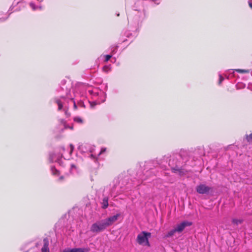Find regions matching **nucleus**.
<instances>
[{
	"label": "nucleus",
	"instance_id": "nucleus-8",
	"mask_svg": "<svg viewBox=\"0 0 252 252\" xmlns=\"http://www.w3.org/2000/svg\"><path fill=\"white\" fill-rule=\"evenodd\" d=\"M107 227L104 220H102L93 224L91 227V231L93 232L98 233L103 231Z\"/></svg>",
	"mask_w": 252,
	"mask_h": 252
},
{
	"label": "nucleus",
	"instance_id": "nucleus-4",
	"mask_svg": "<svg viewBox=\"0 0 252 252\" xmlns=\"http://www.w3.org/2000/svg\"><path fill=\"white\" fill-rule=\"evenodd\" d=\"M168 164L173 172L179 173L180 175L183 173L182 163L176 158L170 159Z\"/></svg>",
	"mask_w": 252,
	"mask_h": 252
},
{
	"label": "nucleus",
	"instance_id": "nucleus-9",
	"mask_svg": "<svg viewBox=\"0 0 252 252\" xmlns=\"http://www.w3.org/2000/svg\"><path fill=\"white\" fill-rule=\"evenodd\" d=\"M196 190L199 194H209L212 190V188L201 184L196 187Z\"/></svg>",
	"mask_w": 252,
	"mask_h": 252
},
{
	"label": "nucleus",
	"instance_id": "nucleus-20",
	"mask_svg": "<svg viewBox=\"0 0 252 252\" xmlns=\"http://www.w3.org/2000/svg\"><path fill=\"white\" fill-rule=\"evenodd\" d=\"M73 120L75 122L78 124H82L83 123V119L81 117L78 116L74 117Z\"/></svg>",
	"mask_w": 252,
	"mask_h": 252
},
{
	"label": "nucleus",
	"instance_id": "nucleus-37",
	"mask_svg": "<svg viewBox=\"0 0 252 252\" xmlns=\"http://www.w3.org/2000/svg\"><path fill=\"white\" fill-rule=\"evenodd\" d=\"M39 245V244L38 243H36V247H38V246Z\"/></svg>",
	"mask_w": 252,
	"mask_h": 252
},
{
	"label": "nucleus",
	"instance_id": "nucleus-1",
	"mask_svg": "<svg viewBox=\"0 0 252 252\" xmlns=\"http://www.w3.org/2000/svg\"><path fill=\"white\" fill-rule=\"evenodd\" d=\"M84 85H79L76 86L74 89L72 90L73 94H71V88L72 87L71 83L69 81H66L63 80L61 82V96L59 98H55V101L58 106V110L63 109L65 115H67V111L69 107V103L73 104L74 109L77 108V105L75 100L79 96L83 94L81 93H78V91L84 88Z\"/></svg>",
	"mask_w": 252,
	"mask_h": 252
},
{
	"label": "nucleus",
	"instance_id": "nucleus-35",
	"mask_svg": "<svg viewBox=\"0 0 252 252\" xmlns=\"http://www.w3.org/2000/svg\"><path fill=\"white\" fill-rule=\"evenodd\" d=\"M247 88L248 89L251 90V86L250 85H249Z\"/></svg>",
	"mask_w": 252,
	"mask_h": 252
},
{
	"label": "nucleus",
	"instance_id": "nucleus-27",
	"mask_svg": "<svg viewBox=\"0 0 252 252\" xmlns=\"http://www.w3.org/2000/svg\"><path fill=\"white\" fill-rule=\"evenodd\" d=\"M224 78L220 74H219V84L220 85L222 82L223 81Z\"/></svg>",
	"mask_w": 252,
	"mask_h": 252
},
{
	"label": "nucleus",
	"instance_id": "nucleus-33",
	"mask_svg": "<svg viewBox=\"0 0 252 252\" xmlns=\"http://www.w3.org/2000/svg\"><path fill=\"white\" fill-rule=\"evenodd\" d=\"M105 150H106L105 149H102L101 152H100L99 153V154H98V156L100 155L101 153L104 152L105 151Z\"/></svg>",
	"mask_w": 252,
	"mask_h": 252
},
{
	"label": "nucleus",
	"instance_id": "nucleus-30",
	"mask_svg": "<svg viewBox=\"0 0 252 252\" xmlns=\"http://www.w3.org/2000/svg\"><path fill=\"white\" fill-rule=\"evenodd\" d=\"M197 150H200V151H201L200 153H199V156H201V155H203V154H204L203 150V149H202L201 148H197V149H195V151H196Z\"/></svg>",
	"mask_w": 252,
	"mask_h": 252
},
{
	"label": "nucleus",
	"instance_id": "nucleus-34",
	"mask_svg": "<svg viewBox=\"0 0 252 252\" xmlns=\"http://www.w3.org/2000/svg\"><path fill=\"white\" fill-rule=\"evenodd\" d=\"M126 37H128L130 35H131V33H129V32H127L125 33Z\"/></svg>",
	"mask_w": 252,
	"mask_h": 252
},
{
	"label": "nucleus",
	"instance_id": "nucleus-29",
	"mask_svg": "<svg viewBox=\"0 0 252 252\" xmlns=\"http://www.w3.org/2000/svg\"><path fill=\"white\" fill-rule=\"evenodd\" d=\"M117 48H118V46H116V47H112L111 48V52L112 53H114L116 52V50L117 49Z\"/></svg>",
	"mask_w": 252,
	"mask_h": 252
},
{
	"label": "nucleus",
	"instance_id": "nucleus-28",
	"mask_svg": "<svg viewBox=\"0 0 252 252\" xmlns=\"http://www.w3.org/2000/svg\"><path fill=\"white\" fill-rule=\"evenodd\" d=\"M74 169V170L76 169V166L74 164H71V167H70V172H71V173H73V170Z\"/></svg>",
	"mask_w": 252,
	"mask_h": 252
},
{
	"label": "nucleus",
	"instance_id": "nucleus-26",
	"mask_svg": "<svg viewBox=\"0 0 252 252\" xmlns=\"http://www.w3.org/2000/svg\"><path fill=\"white\" fill-rule=\"evenodd\" d=\"M245 86V85H244L242 83H238L236 85V88H237V89H242V88H244Z\"/></svg>",
	"mask_w": 252,
	"mask_h": 252
},
{
	"label": "nucleus",
	"instance_id": "nucleus-16",
	"mask_svg": "<svg viewBox=\"0 0 252 252\" xmlns=\"http://www.w3.org/2000/svg\"><path fill=\"white\" fill-rule=\"evenodd\" d=\"M102 208L105 209H106L108 206V197L107 196L104 197L101 202Z\"/></svg>",
	"mask_w": 252,
	"mask_h": 252
},
{
	"label": "nucleus",
	"instance_id": "nucleus-10",
	"mask_svg": "<svg viewBox=\"0 0 252 252\" xmlns=\"http://www.w3.org/2000/svg\"><path fill=\"white\" fill-rule=\"evenodd\" d=\"M63 154H50L49 156V161L51 162H56L60 165L62 163Z\"/></svg>",
	"mask_w": 252,
	"mask_h": 252
},
{
	"label": "nucleus",
	"instance_id": "nucleus-22",
	"mask_svg": "<svg viewBox=\"0 0 252 252\" xmlns=\"http://www.w3.org/2000/svg\"><path fill=\"white\" fill-rule=\"evenodd\" d=\"M30 5L31 6V7L32 9V10H35L37 9H39L40 10L41 9L42 7L41 6H36L35 5V4L33 2H31L30 3Z\"/></svg>",
	"mask_w": 252,
	"mask_h": 252
},
{
	"label": "nucleus",
	"instance_id": "nucleus-31",
	"mask_svg": "<svg viewBox=\"0 0 252 252\" xmlns=\"http://www.w3.org/2000/svg\"><path fill=\"white\" fill-rule=\"evenodd\" d=\"M69 147H70V154H71L73 151L74 146L72 144H70Z\"/></svg>",
	"mask_w": 252,
	"mask_h": 252
},
{
	"label": "nucleus",
	"instance_id": "nucleus-24",
	"mask_svg": "<svg viewBox=\"0 0 252 252\" xmlns=\"http://www.w3.org/2000/svg\"><path fill=\"white\" fill-rule=\"evenodd\" d=\"M246 139L248 142H251L252 141V133H250L249 135H246Z\"/></svg>",
	"mask_w": 252,
	"mask_h": 252
},
{
	"label": "nucleus",
	"instance_id": "nucleus-6",
	"mask_svg": "<svg viewBox=\"0 0 252 252\" xmlns=\"http://www.w3.org/2000/svg\"><path fill=\"white\" fill-rule=\"evenodd\" d=\"M151 236L150 232L142 231L137 235L136 241L139 245H144L149 247L150 246L149 238Z\"/></svg>",
	"mask_w": 252,
	"mask_h": 252
},
{
	"label": "nucleus",
	"instance_id": "nucleus-17",
	"mask_svg": "<svg viewBox=\"0 0 252 252\" xmlns=\"http://www.w3.org/2000/svg\"><path fill=\"white\" fill-rule=\"evenodd\" d=\"M176 232H177V231H176L175 228H174V229H171L168 233H167L164 236V238H167L171 237L175 234V233Z\"/></svg>",
	"mask_w": 252,
	"mask_h": 252
},
{
	"label": "nucleus",
	"instance_id": "nucleus-25",
	"mask_svg": "<svg viewBox=\"0 0 252 252\" xmlns=\"http://www.w3.org/2000/svg\"><path fill=\"white\" fill-rule=\"evenodd\" d=\"M103 57L105 58L104 62H107L111 58L112 55H104Z\"/></svg>",
	"mask_w": 252,
	"mask_h": 252
},
{
	"label": "nucleus",
	"instance_id": "nucleus-7",
	"mask_svg": "<svg viewBox=\"0 0 252 252\" xmlns=\"http://www.w3.org/2000/svg\"><path fill=\"white\" fill-rule=\"evenodd\" d=\"M79 150L83 153H87L89 154V157H90L92 159L96 158V156L95 155L93 154L94 151V147L88 144H82L79 146L78 147Z\"/></svg>",
	"mask_w": 252,
	"mask_h": 252
},
{
	"label": "nucleus",
	"instance_id": "nucleus-15",
	"mask_svg": "<svg viewBox=\"0 0 252 252\" xmlns=\"http://www.w3.org/2000/svg\"><path fill=\"white\" fill-rule=\"evenodd\" d=\"M250 70H248V69H235V70H233V69H230L229 72V75L227 77L228 79L229 78V77H235V75L234 74L235 72H238V73H248L250 72Z\"/></svg>",
	"mask_w": 252,
	"mask_h": 252
},
{
	"label": "nucleus",
	"instance_id": "nucleus-18",
	"mask_svg": "<svg viewBox=\"0 0 252 252\" xmlns=\"http://www.w3.org/2000/svg\"><path fill=\"white\" fill-rule=\"evenodd\" d=\"M243 219H233L232 220V223L236 225H238L243 223Z\"/></svg>",
	"mask_w": 252,
	"mask_h": 252
},
{
	"label": "nucleus",
	"instance_id": "nucleus-39",
	"mask_svg": "<svg viewBox=\"0 0 252 252\" xmlns=\"http://www.w3.org/2000/svg\"><path fill=\"white\" fill-rule=\"evenodd\" d=\"M156 3L157 4H158L159 3V2H156Z\"/></svg>",
	"mask_w": 252,
	"mask_h": 252
},
{
	"label": "nucleus",
	"instance_id": "nucleus-11",
	"mask_svg": "<svg viewBox=\"0 0 252 252\" xmlns=\"http://www.w3.org/2000/svg\"><path fill=\"white\" fill-rule=\"evenodd\" d=\"M191 224L192 223L191 222L184 221L180 224H177L174 228H175L177 232L181 233L186 227L190 226Z\"/></svg>",
	"mask_w": 252,
	"mask_h": 252
},
{
	"label": "nucleus",
	"instance_id": "nucleus-2",
	"mask_svg": "<svg viewBox=\"0 0 252 252\" xmlns=\"http://www.w3.org/2000/svg\"><path fill=\"white\" fill-rule=\"evenodd\" d=\"M157 164L158 163L156 161H149L145 163L143 173L142 174L141 172L137 173L138 184L136 186H139L147 180L148 182H151L154 176L153 167H155Z\"/></svg>",
	"mask_w": 252,
	"mask_h": 252
},
{
	"label": "nucleus",
	"instance_id": "nucleus-21",
	"mask_svg": "<svg viewBox=\"0 0 252 252\" xmlns=\"http://www.w3.org/2000/svg\"><path fill=\"white\" fill-rule=\"evenodd\" d=\"M61 123H62V124H63V127L64 128H69L70 129H73V126H69V125H66L65 123V122L63 120H61Z\"/></svg>",
	"mask_w": 252,
	"mask_h": 252
},
{
	"label": "nucleus",
	"instance_id": "nucleus-13",
	"mask_svg": "<svg viewBox=\"0 0 252 252\" xmlns=\"http://www.w3.org/2000/svg\"><path fill=\"white\" fill-rule=\"evenodd\" d=\"M89 251L90 249L88 248H66L61 252H89Z\"/></svg>",
	"mask_w": 252,
	"mask_h": 252
},
{
	"label": "nucleus",
	"instance_id": "nucleus-14",
	"mask_svg": "<svg viewBox=\"0 0 252 252\" xmlns=\"http://www.w3.org/2000/svg\"><path fill=\"white\" fill-rule=\"evenodd\" d=\"M40 244L42 245V247L40 252H50L49 242L47 238H44Z\"/></svg>",
	"mask_w": 252,
	"mask_h": 252
},
{
	"label": "nucleus",
	"instance_id": "nucleus-32",
	"mask_svg": "<svg viewBox=\"0 0 252 252\" xmlns=\"http://www.w3.org/2000/svg\"><path fill=\"white\" fill-rule=\"evenodd\" d=\"M248 3H249V6L251 8H252V0H249V1H248Z\"/></svg>",
	"mask_w": 252,
	"mask_h": 252
},
{
	"label": "nucleus",
	"instance_id": "nucleus-3",
	"mask_svg": "<svg viewBox=\"0 0 252 252\" xmlns=\"http://www.w3.org/2000/svg\"><path fill=\"white\" fill-rule=\"evenodd\" d=\"M127 181L126 178H124L115 184L110 190V195L115 197L122 192L129 189L130 185L127 183Z\"/></svg>",
	"mask_w": 252,
	"mask_h": 252
},
{
	"label": "nucleus",
	"instance_id": "nucleus-5",
	"mask_svg": "<svg viewBox=\"0 0 252 252\" xmlns=\"http://www.w3.org/2000/svg\"><path fill=\"white\" fill-rule=\"evenodd\" d=\"M87 91L88 94L91 96L92 98L94 100V101H93L92 102L90 101L92 106H93V103H94V105H95L100 103V100L98 99L99 95L103 94L104 93L103 92L97 88H92L91 87H89L88 88Z\"/></svg>",
	"mask_w": 252,
	"mask_h": 252
},
{
	"label": "nucleus",
	"instance_id": "nucleus-23",
	"mask_svg": "<svg viewBox=\"0 0 252 252\" xmlns=\"http://www.w3.org/2000/svg\"><path fill=\"white\" fill-rule=\"evenodd\" d=\"M111 69L110 65H105L103 67V70L105 72H107L109 71H110Z\"/></svg>",
	"mask_w": 252,
	"mask_h": 252
},
{
	"label": "nucleus",
	"instance_id": "nucleus-12",
	"mask_svg": "<svg viewBox=\"0 0 252 252\" xmlns=\"http://www.w3.org/2000/svg\"><path fill=\"white\" fill-rule=\"evenodd\" d=\"M120 216V214H117L115 215L111 216L108 218L104 219V220L107 227L112 225L115 221H116L118 218Z\"/></svg>",
	"mask_w": 252,
	"mask_h": 252
},
{
	"label": "nucleus",
	"instance_id": "nucleus-19",
	"mask_svg": "<svg viewBox=\"0 0 252 252\" xmlns=\"http://www.w3.org/2000/svg\"><path fill=\"white\" fill-rule=\"evenodd\" d=\"M51 170L52 173L54 175H59V171L57 170L54 166H52L51 167Z\"/></svg>",
	"mask_w": 252,
	"mask_h": 252
},
{
	"label": "nucleus",
	"instance_id": "nucleus-38",
	"mask_svg": "<svg viewBox=\"0 0 252 252\" xmlns=\"http://www.w3.org/2000/svg\"><path fill=\"white\" fill-rule=\"evenodd\" d=\"M62 149L63 151L64 150V148L63 147L62 148Z\"/></svg>",
	"mask_w": 252,
	"mask_h": 252
},
{
	"label": "nucleus",
	"instance_id": "nucleus-36",
	"mask_svg": "<svg viewBox=\"0 0 252 252\" xmlns=\"http://www.w3.org/2000/svg\"><path fill=\"white\" fill-rule=\"evenodd\" d=\"M63 179V176H61V177H60V178H59V179H60V180H62V179Z\"/></svg>",
	"mask_w": 252,
	"mask_h": 252
}]
</instances>
